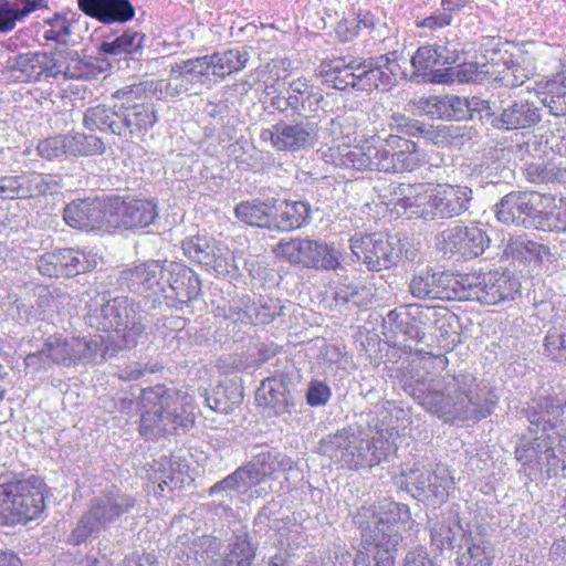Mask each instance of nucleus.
<instances>
[{"mask_svg": "<svg viewBox=\"0 0 566 566\" xmlns=\"http://www.w3.org/2000/svg\"><path fill=\"white\" fill-rule=\"evenodd\" d=\"M166 281L172 292L168 298L174 300L172 306L188 304L197 297L200 292V281L189 266L170 262L166 266Z\"/></svg>", "mask_w": 566, "mask_h": 566, "instance_id": "412c9836", "label": "nucleus"}, {"mask_svg": "<svg viewBox=\"0 0 566 566\" xmlns=\"http://www.w3.org/2000/svg\"><path fill=\"white\" fill-rule=\"evenodd\" d=\"M418 255L417 248L408 240V238L398 240V253L396 258L399 259L401 265L411 263Z\"/></svg>", "mask_w": 566, "mask_h": 566, "instance_id": "0e129e2a", "label": "nucleus"}, {"mask_svg": "<svg viewBox=\"0 0 566 566\" xmlns=\"http://www.w3.org/2000/svg\"><path fill=\"white\" fill-rule=\"evenodd\" d=\"M469 523L467 528L461 524L458 506L441 512L436 520L429 521L430 546L433 552L442 554L454 547H462L469 536Z\"/></svg>", "mask_w": 566, "mask_h": 566, "instance_id": "2eb2a0df", "label": "nucleus"}, {"mask_svg": "<svg viewBox=\"0 0 566 566\" xmlns=\"http://www.w3.org/2000/svg\"><path fill=\"white\" fill-rule=\"evenodd\" d=\"M503 66L499 75L493 78L495 83L510 88L517 87L524 83V75L518 76L515 74L518 71V66L513 61L504 62Z\"/></svg>", "mask_w": 566, "mask_h": 566, "instance_id": "bf43d9fd", "label": "nucleus"}, {"mask_svg": "<svg viewBox=\"0 0 566 566\" xmlns=\"http://www.w3.org/2000/svg\"><path fill=\"white\" fill-rule=\"evenodd\" d=\"M565 409V402L547 396L532 399L521 411L530 424L514 453L520 472L530 481L566 476V430L562 420Z\"/></svg>", "mask_w": 566, "mask_h": 566, "instance_id": "f03ea898", "label": "nucleus"}, {"mask_svg": "<svg viewBox=\"0 0 566 566\" xmlns=\"http://www.w3.org/2000/svg\"><path fill=\"white\" fill-rule=\"evenodd\" d=\"M468 539L463 544L467 547L458 556V566H492L495 558V551L489 539V526L474 523L469 526Z\"/></svg>", "mask_w": 566, "mask_h": 566, "instance_id": "aec40b11", "label": "nucleus"}, {"mask_svg": "<svg viewBox=\"0 0 566 566\" xmlns=\"http://www.w3.org/2000/svg\"><path fill=\"white\" fill-rule=\"evenodd\" d=\"M543 354L554 363L566 365V327H552L546 332Z\"/></svg>", "mask_w": 566, "mask_h": 566, "instance_id": "c03bdc74", "label": "nucleus"}, {"mask_svg": "<svg viewBox=\"0 0 566 566\" xmlns=\"http://www.w3.org/2000/svg\"><path fill=\"white\" fill-rule=\"evenodd\" d=\"M139 409V433L147 440L175 434L195 423L193 396L163 384L142 390Z\"/></svg>", "mask_w": 566, "mask_h": 566, "instance_id": "20e7f679", "label": "nucleus"}, {"mask_svg": "<svg viewBox=\"0 0 566 566\" xmlns=\"http://www.w3.org/2000/svg\"><path fill=\"white\" fill-rule=\"evenodd\" d=\"M19 199L15 176H3L0 178V200Z\"/></svg>", "mask_w": 566, "mask_h": 566, "instance_id": "69168bd1", "label": "nucleus"}, {"mask_svg": "<svg viewBox=\"0 0 566 566\" xmlns=\"http://www.w3.org/2000/svg\"><path fill=\"white\" fill-rule=\"evenodd\" d=\"M395 148L399 150L391 154V170L394 172L413 170L419 161L415 153L416 144L391 133V149Z\"/></svg>", "mask_w": 566, "mask_h": 566, "instance_id": "58836bf2", "label": "nucleus"}, {"mask_svg": "<svg viewBox=\"0 0 566 566\" xmlns=\"http://www.w3.org/2000/svg\"><path fill=\"white\" fill-rule=\"evenodd\" d=\"M48 485L38 475L0 484V526L27 525L46 507Z\"/></svg>", "mask_w": 566, "mask_h": 566, "instance_id": "39448f33", "label": "nucleus"}, {"mask_svg": "<svg viewBox=\"0 0 566 566\" xmlns=\"http://www.w3.org/2000/svg\"><path fill=\"white\" fill-rule=\"evenodd\" d=\"M416 522L411 518L408 505L395 503V510L391 509V546L397 545L405 536L411 537Z\"/></svg>", "mask_w": 566, "mask_h": 566, "instance_id": "79ce46f5", "label": "nucleus"}, {"mask_svg": "<svg viewBox=\"0 0 566 566\" xmlns=\"http://www.w3.org/2000/svg\"><path fill=\"white\" fill-rule=\"evenodd\" d=\"M460 281L461 274L427 272L413 276L410 282V292L418 298L459 301Z\"/></svg>", "mask_w": 566, "mask_h": 566, "instance_id": "a211bd4d", "label": "nucleus"}, {"mask_svg": "<svg viewBox=\"0 0 566 566\" xmlns=\"http://www.w3.org/2000/svg\"><path fill=\"white\" fill-rule=\"evenodd\" d=\"M464 98L458 95H431L419 101V108L431 119H465Z\"/></svg>", "mask_w": 566, "mask_h": 566, "instance_id": "a878e982", "label": "nucleus"}, {"mask_svg": "<svg viewBox=\"0 0 566 566\" xmlns=\"http://www.w3.org/2000/svg\"><path fill=\"white\" fill-rule=\"evenodd\" d=\"M63 219L71 228L109 234L108 197L73 200L65 206Z\"/></svg>", "mask_w": 566, "mask_h": 566, "instance_id": "4468645a", "label": "nucleus"}, {"mask_svg": "<svg viewBox=\"0 0 566 566\" xmlns=\"http://www.w3.org/2000/svg\"><path fill=\"white\" fill-rule=\"evenodd\" d=\"M395 484L418 501L437 505L448 500L454 481L443 467H437L432 472L413 468L408 472L402 471L399 476H396Z\"/></svg>", "mask_w": 566, "mask_h": 566, "instance_id": "9d476101", "label": "nucleus"}, {"mask_svg": "<svg viewBox=\"0 0 566 566\" xmlns=\"http://www.w3.org/2000/svg\"><path fill=\"white\" fill-rule=\"evenodd\" d=\"M332 397V390L329 386L318 379H312L308 382L306 390V402L311 407L325 406Z\"/></svg>", "mask_w": 566, "mask_h": 566, "instance_id": "603ef678", "label": "nucleus"}, {"mask_svg": "<svg viewBox=\"0 0 566 566\" xmlns=\"http://www.w3.org/2000/svg\"><path fill=\"white\" fill-rule=\"evenodd\" d=\"M144 39L143 33L126 29L113 39L104 41L101 45V52L113 56L134 54L142 49Z\"/></svg>", "mask_w": 566, "mask_h": 566, "instance_id": "4c0bfd02", "label": "nucleus"}, {"mask_svg": "<svg viewBox=\"0 0 566 566\" xmlns=\"http://www.w3.org/2000/svg\"><path fill=\"white\" fill-rule=\"evenodd\" d=\"M543 219H545L546 224L544 228H539V230L555 232L566 231V202L564 206L556 207L554 211L547 212V210H544Z\"/></svg>", "mask_w": 566, "mask_h": 566, "instance_id": "13d9d810", "label": "nucleus"}, {"mask_svg": "<svg viewBox=\"0 0 566 566\" xmlns=\"http://www.w3.org/2000/svg\"><path fill=\"white\" fill-rule=\"evenodd\" d=\"M322 81L335 88L346 90L361 85L364 90L378 88L388 83V76L380 66H370L345 56L323 60L318 66Z\"/></svg>", "mask_w": 566, "mask_h": 566, "instance_id": "0eeeda50", "label": "nucleus"}, {"mask_svg": "<svg viewBox=\"0 0 566 566\" xmlns=\"http://www.w3.org/2000/svg\"><path fill=\"white\" fill-rule=\"evenodd\" d=\"M105 497L104 502H94L87 510L101 526L119 518L124 513L132 510L136 503L130 495L114 497L108 494Z\"/></svg>", "mask_w": 566, "mask_h": 566, "instance_id": "473e14b6", "label": "nucleus"}, {"mask_svg": "<svg viewBox=\"0 0 566 566\" xmlns=\"http://www.w3.org/2000/svg\"><path fill=\"white\" fill-rule=\"evenodd\" d=\"M98 526V522L86 511L71 532L69 543L74 546L84 543Z\"/></svg>", "mask_w": 566, "mask_h": 566, "instance_id": "3c124183", "label": "nucleus"}, {"mask_svg": "<svg viewBox=\"0 0 566 566\" xmlns=\"http://www.w3.org/2000/svg\"><path fill=\"white\" fill-rule=\"evenodd\" d=\"M424 317L426 313L418 305L399 306L391 311V333L395 337L402 335L403 340L419 343L424 337Z\"/></svg>", "mask_w": 566, "mask_h": 566, "instance_id": "5701e85b", "label": "nucleus"}, {"mask_svg": "<svg viewBox=\"0 0 566 566\" xmlns=\"http://www.w3.org/2000/svg\"><path fill=\"white\" fill-rule=\"evenodd\" d=\"M212 76L224 78L242 71L248 63V53L238 49L210 54Z\"/></svg>", "mask_w": 566, "mask_h": 566, "instance_id": "e433bc0d", "label": "nucleus"}, {"mask_svg": "<svg viewBox=\"0 0 566 566\" xmlns=\"http://www.w3.org/2000/svg\"><path fill=\"white\" fill-rule=\"evenodd\" d=\"M96 265L95 254L75 248H62L45 252L36 261L40 274L50 279L73 277L91 272Z\"/></svg>", "mask_w": 566, "mask_h": 566, "instance_id": "ddd939ff", "label": "nucleus"}, {"mask_svg": "<svg viewBox=\"0 0 566 566\" xmlns=\"http://www.w3.org/2000/svg\"><path fill=\"white\" fill-rule=\"evenodd\" d=\"M166 266L160 261L151 260L138 264L128 271L130 279L149 290L159 287L160 280L165 277Z\"/></svg>", "mask_w": 566, "mask_h": 566, "instance_id": "a19ab883", "label": "nucleus"}, {"mask_svg": "<svg viewBox=\"0 0 566 566\" xmlns=\"http://www.w3.org/2000/svg\"><path fill=\"white\" fill-rule=\"evenodd\" d=\"M43 38L48 42H65L71 33V22L65 14L54 13L44 20Z\"/></svg>", "mask_w": 566, "mask_h": 566, "instance_id": "09e8293b", "label": "nucleus"}, {"mask_svg": "<svg viewBox=\"0 0 566 566\" xmlns=\"http://www.w3.org/2000/svg\"><path fill=\"white\" fill-rule=\"evenodd\" d=\"M490 238L481 223L454 227L443 233L444 252L459 254L464 259L480 256L490 245Z\"/></svg>", "mask_w": 566, "mask_h": 566, "instance_id": "dca6fc26", "label": "nucleus"}, {"mask_svg": "<svg viewBox=\"0 0 566 566\" xmlns=\"http://www.w3.org/2000/svg\"><path fill=\"white\" fill-rule=\"evenodd\" d=\"M273 252L291 264L307 269L334 271L340 266L334 244L321 240L300 238L282 240L275 245Z\"/></svg>", "mask_w": 566, "mask_h": 566, "instance_id": "1a4fd4ad", "label": "nucleus"}, {"mask_svg": "<svg viewBox=\"0 0 566 566\" xmlns=\"http://www.w3.org/2000/svg\"><path fill=\"white\" fill-rule=\"evenodd\" d=\"M233 558H235L237 566H251L254 551L247 539H239L234 543L230 552V558L227 562L232 564Z\"/></svg>", "mask_w": 566, "mask_h": 566, "instance_id": "4d7b16f0", "label": "nucleus"}, {"mask_svg": "<svg viewBox=\"0 0 566 566\" xmlns=\"http://www.w3.org/2000/svg\"><path fill=\"white\" fill-rule=\"evenodd\" d=\"M311 218V206L305 201L276 199L273 231H293L304 227Z\"/></svg>", "mask_w": 566, "mask_h": 566, "instance_id": "bb28decb", "label": "nucleus"}, {"mask_svg": "<svg viewBox=\"0 0 566 566\" xmlns=\"http://www.w3.org/2000/svg\"><path fill=\"white\" fill-rule=\"evenodd\" d=\"M526 177L531 182H548L556 177L553 168H548L541 163H531L526 166Z\"/></svg>", "mask_w": 566, "mask_h": 566, "instance_id": "052dcab7", "label": "nucleus"}, {"mask_svg": "<svg viewBox=\"0 0 566 566\" xmlns=\"http://www.w3.org/2000/svg\"><path fill=\"white\" fill-rule=\"evenodd\" d=\"M38 151L41 157L50 160L69 154L65 136H55L41 140L38 145Z\"/></svg>", "mask_w": 566, "mask_h": 566, "instance_id": "5fc2aeb1", "label": "nucleus"}, {"mask_svg": "<svg viewBox=\"0 0 566 566\" xmlns=\"http://www.w3.org/2000/svg\"><path fill=\"white\" fill-rule=\"evenodd\" d=\"M449 365L443 354L416 349L399 378L401 389L420 406L446 422L480 420L488 417L496 402L486 386L469 373L440 377Z\"/></svg>", "mask_w": 566, "mask_h": 566, "instance_id": "f257e3e1", "label": "nucleus"}, {"mask_svg": "<svg viewBox=\"0 0 566 566\" xmlns=\"http://www.w3.org/2000/svg\"><path fill=\"white\" fill-rule=\"evenodd\" d=\"M23 15L9 0H0V33L11 32Z\"/></svg>", "mask_w": 566, "mask_h": 566, "instance_id": "6e6d98bb", "label": "nucleus"}, {"mask_svg": "<svg viewBox=\"0 0 566 566\" xmlns=\"http://www.w3.org/2000/svg\"><path fill=\"white\" fill-rule=\"evenodd\" d=\"M209 241L205 237L195 235L182 241V250L190 259L200 263H208Z\"/></svg>", "mask_w": 566, "mask_h": 566, "instance_id": "864d4df0", "label": "nucleus"}, {"mask_svg": "<svg viewBox=\"0 0 566 566\" xmlns=\"http://www.w3.org/2000/svg\"><path fill=\"white\" fill-rule=\"evenodd\" d=\"M543 118V107L528 99L501 102L497 115L492 117V127L503 132L526 129L536 126Z\"/></svg>", "mask_w": 566, "mask_h": 566, "instance_id": "f3484780", "label": "nucleus"}, {"mask_svg": "<svg viewBox=\"0 0 566 566\" xmlns=\"http://www.w3.org/2000/svg\"><path fill=\"white\" fill-rule=\"evenodd\" d=\"M490 72L489 64L479 65L475 62H464L457 66L437 69V71L431 72L429 82L433 84L480 83L484 80L485 74Z\"/></svg>", "mask_w": 566, "mask_h": 566, "instance_id": "c756f323", "label": "nucleus"}, {"mask_svg": "<svg viewBox=\"0 0 566 566\" xmlns=\"http://www.w3.org/2000/svg\"><path fill=\"white\" fill-rule=\"evenodd\" d=\"M157 216V203L153 199L132 196L108 197L109 234L147 228L154 223Z\"/></svg>", "mask_w": 566, "mask_h": 566, "instance_id": "9b49d317", "label": "nucleus"}, {"mask_svg": "<svg viewBox=\"0 0 566 566\" xmlns=\"http://www.w3.org/2000/svg\"><path fill=\"white\" fill-rule=\"evenodd\" d=\"M438 53L441 55V65L454 64L459 61L460 52L457 48H450L447 44L437 45Z\"/></svg>", "mask_w": 566, "mask_h": 566, "instance_id": "774afa93", "label": "nucleus"}, {"mask_svg": "<svg viewBox=\"0 0 566 566\" xmlns=\"http://www.w3.org/2000/svg\"><path fill=\"white\" fill-rule=\"evenodd\" d=\"M172 72L186 78H201L212 75L210 55L181 61L172 66Z\"/></svg>", "mask_w": 566, "mask_h": 566, "instance_id": "49530a36", "label": "nucleus"}, {"mask_svg": "<svg viewBox=\"0 0 566 566\" xmlns=\"http://www.w3.org/2000/svg\"><path fill=\"white\" fill-rule=\"evenodd\" d=\"M440 57L437 45H426L419 48L411 56V64L417 72H423L429 81L431 72L436 71L433 67L441 65Z\"/></svg>", "mask_w": 566, "mask_h": 566, "instance_id": "de8ad7c7", "label": "nucleus"}, {"mask_svg": "<svg viewBox=\"0 0 566 566\" xmlns=\"http://www.w3.org/2000/svg\"><path fill=\"white\" fill-rule=\"evenodd\" d=\"M80 9L103 23L126 22L134 18L129 0H77Z\"/></svg>", "mask_w": 566, "mask_h": 566, "instance_id": "b1692460", "label": "nucleus"}, {"mask_svg": "<svg viewBox=\"0 0 566 566\" xmlns=\"http://www.w3.org/2000/svg\"><path fill=\"white\" fill-rule=\"evenodd\" d=\"M69 154L72 156H96L105 151L99 137L85 134L65 135Z\"/></svg>", "mask_w": 566, "mask_h": 566, "instance_id": "37998d69", "label": "nucleus"}, {"mask_svg": "<svg viewBox=\"0 0 566 566\" xmlns=\"http://www.w3.org/2000/svg\"><path fill=\"white\" fill-rule=\"evenodd\" d=\"M471 200L467 186L398 182L391 191V218H453L468 211Z\"/></svg>", "mask_w": 566, "mask_h": 566, "instance_id": "7ed1b4c3", "label": "nucleus"}, {"mask_svg": "<svg viewBox=\"0 0 566 566\" xmlns=\"http://www.w3.org/2000/svg\"><path fill=\"white\" fill-rule=\"evenodd\" d=\"M275 203V198L244 200L234 207V216L247 226L273 231Z\"/></svg>", "mask_w": 566, "mask_h": 566, "instance_id": "393cba45", "label": "nucleus"}, {"mask_svg": "<svg viewBox=\"0 0 566 566\" xmlns=\"http://www.w3.org/2000/svg\"><path fill=\"white\" fill-rule=\"evenodd\" d=\"M19 199H30L44 196L50 189L45 177L39 172H23L15 176Z\"/></svg>", "mask_w": 566, "mask_h": 566, "instance_id": "a18cd8bd", "label": "nucleus"}, {"mask_svg": "<svg viewBox=\"0 0 566 566\" xmlns=\"http://www.w3.org/2000/svg\"><path fill=\"white\" fill-rule=\"evenodd\" d=\"M263 140H270L279 151H297L311 144V132L301 124L279 122L261 133Z\"/></svg>", "mask_w": 566, "mask_h": 566, "instance_id": "4be33fe9", "label": "nucleus"}, {"mask_svg": "<svg viewBox=\"0 0 566 566\" xmlns=\"http://www.w3.org/2000/svg\"><path fill=\"white\" fill-rule=\"evenodd\" d=\"M465 119L474 118L475 114L479 118L492 126V117L497 115V109H493L490 101L482 99L473 96L472 98H464Z\"/></svg>", "mask_w": 566, "mask_h": 566, "instance_id": "8fccbe9b", "label": "nucleus"}, {"mask_svg": "<svg viewBox=\"0 0 566 566\" xmlns=\"http://www.w3.org/2000/svg\"><path fill=\"white\" fill-rule=\"evenodd\" d=\"M518 289L520 283L506 272L465 273L461 274L459 301L495 305L505 300H513Z\"/></svg>", "mask_w": 566, "mask_h": 566, "instance_id": "6e6552de", "label": "nucleus"}, {"mask_svg": "<svg viewBox=\"0 0 566 566\" xmlns=\"http://www.w3.org/2000/svg\"><path fill=\"white\" fill-rule=\"evenodd\" d=\"M350 250L357 260L364 262L369 270L381 269V261H386L387 251L377 234H356L350 239Z\"/></svg>", "mask_w": 566, "mask_h": 566, "instance_id": "2f4dec72", "label": "nucleus"}, {"mask_svg": "<svg viewBox=\"0 0 566 566\" xmlns=\"http://www.w3.org/2000/svg\"><path fill=\"white\" fill-rule=\"evenodd\" d=\"M543 105L554 116H566V69L547 78Z\"/></svg>", "mask_w": 566, "mask_h": 566, "instance_id": "c9c22d12", "label": "nucleus"}, {"mask_svg": "<svg viewBox=\"0 0 566 566\" xmlns=\"http://www.w3.org/2000/svg\"><path fill=\"white\" fill-rule=\"evenodd\" d=\"M261 399L264 406L272 409L275 416L292 413L295 410V400L283 376L264 379L261 385Z\"/></svg>", "mask_w": 566, "mask_h": 566, "instance_id": "c85d7f7f", "label": "nucleus"}, {"mask_svg": "<svg viewBox=\"0 0 566 566\" xmlns=\"http://www.w3.org/2000/svg\"><path fill=\"white\" fill-rule=\"evenodd\" d=\"M45 52H27L19 54L14 60L13 69L24 76L25 81L38 82L45 77Z\"/></svg>", "mask_w": 566, "mask_h": 566, "instance_id": "ea45409f", "label": "nucleus"}, {"mask_svg": "<svg viewBox=\"0 0 566 566\" xmlns=\"http://www.w3.org/2000/svg\"><path fill=\"white\" fill-rule=\"evenodd\" d=\"M403 566H434L423 547H417L405 557Z\"/></svg>", "mask_w": 566, "mask_h": 566, "instance_id": "338daca9", "label": "nucleus"}, {"mask_svg": "<svg viewBox=\"0 0 566 566\" xmlns=\"http://www.w3.org/2000/svg\"><path fill=\"white\" fill-rule=\"evenodd\" d=\"M554 200L551 193L511 191L495 205L494 211L501 223L539 230L546 224L543 212L553 206Z\"/></svg>", "mask_w": 566, "mask_h": 566, "instance_id": "423d86ee", "label": "nucleus"}, {"mask_svg": "<svg viewBox=\"0 0 566 566\" xmlns=\"http://www.w3.org/2000/svg\"><path fill=\"white\" fill-rule=\"evenodd\" d=\"M120 118L118 109H112L105 105H97L86 109L84 126L90 130L109 132L114 135H125L124 128L117 122Z\"/></svg>", "mask_w": 566, "mask_h": 566, "instance_id": "f704fd0d", "label": "nucleus"}, {"mask_svg": "<svg viewBox=\"0 0 566 566\" xmlns=\"http://www.w3.org/2000/svg\"><path fill=\"white\" fill-rule=\"evenodd\" d=\"M548 254L547 247L528 239L526 235L511 237L504 249L506 258L521 263L539 262Z\"/></svg>", "mask_w": 566, "mask_h": 566, "instance_id": "72a5a7b5", "label": "nucleus"}, {"mask_svg": "<svg viewBox=\"0 0 566 566\" xmlns=\"http://www.w3.org/2000/svg\"><path fill=\"white\" fill-rule=\"evenodd\" d=\"M452 21V14L443 12L440 9L434 11L431 15L424 18L421 22L418 23V27L436 30L450 25Z\"/></svg>", "mask_w": 566, "mask_h": 566, "instance_id": "680f3d73", "label": "nucleus"}, {"mask_svg": "<svg viewBox=\"0 0 566 566\" xmlns=\"http://www.w3.org/2000/svg\"><path fill=\"white\" fill-rule=\"evenodd\" d=\"M235 471H242V479H239L240 485L248 484L249 486H255L265 480V475L261 473L255 464H248Z\"/></svg>", "mask_w": 566, "mask_h": 566, "instance_id": "e2e57ef3", "label": "nucleus"}, {"mask_svg": "<svg viewBox=\"0 0 566 566\" xmlns=\"http://www.w3.org/2000/svg\"><path fill=\"white\" fill-rule=\"evenodd\" d=\"M145 90L140 85H132L117 90L113 98L118 101L114 108L120 115V125L125 135L140 134L150 129L157 122L153 105L145 102Z\"/></svg>", "mask_w": 566, "mask_h": 566, "instance_id": "f8f14e48", "label": "nucleus"}, {"mask_svg": "<svg viewBox=\"0 0 566 566\" xmlns=\"http://www.w3.org/2000/svg\"><path fill=\"white\" fill-rule=\"evenodd\" d=\"M38 357L45 358L51 364L63 366H71L81 358L74 353L72 344L61 335L50 336L39 352L28 354L24 359L25 365Z\"/></svg>", "mask_w": 566, "mask_h": 566, "instance_id": "7c9ffc66", "label": "nucleus"}, {"mask_svg": "<svg viewBox=\"0 0 566 566\" xmlns=\"http://www.w3.org/2000/svg\"><path fill=\"white\" fill-rule=\"evenodd\" d=\"M44 61L45 77L82 78L85 76V64L76 53L55 50L45 52Z\"/></svg>", "mask_w": 566, "mask_h": 566, "instance_id": "cd10ccee", "label": "nucleus"}, {"mask_svg": "<svg viewBox=\"0 0 566 566\" xmlns=\"http://www.w3.org/2000/svg\"><path fill=\"white\" fill-rule=\"evenodd\" d=\"M329 157L335 166L361 171L378 168L386 154L374 145L339 144L329 148Z\"/></svg>", "mask_w": 566, "mask_h": 566, "instance_id": "6ab92c4d", "label": "nucleus"}]
</instances>
